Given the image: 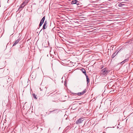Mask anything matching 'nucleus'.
Returning <instances> with one entry per match:
<instances>
[{"label": "nucleus", "instance_id": "obj_5", "mask_svg": "<svg viewBox=\"0 0 133 133\" xmlns=\"http://www.w3.org/2000/svg\"><path fill=\"white\" fill-rule=\"evenodd\" d=\"M47 24V23L46 21H45L43 26V29H46L47 28V26L46 25Z\"/></svg>", "mask_w": 133, "mask_h": 133}, {"label": "nucleus", "instance_id": "obj_3", "mask_svg": "<svg viewBox=\"0 0 133 133\" xmlns=\"http://www.w3.org/2000/svg\"><path fill=\"white\" fill-rule=\"evenodd\" d=\"M45 16H44L42 19L41 21L39 23V27L41 26H42V24L43 23L45 19Z\"/></svg>", "mask_w": 133, "mask_h": 133}, {"label": "nucleus", "instance_id": "obj_14", "mask_svg": "<svg viewBox=\"0 0 133 133\" xmlns=\"http://www.w3.org/2000/svg\"><path fill=\"white\" fill-rule=\"evenodd\" d=\"M73 95H78L79 96L81 95L80 92L78 93L77 94L76 93H73Z\"/></svg>", "mask_w": 133, "mask_h": 133}, {"label": "nucleus", "instance_id": "obj_2", "mask_svg": "<svg viewBox=\"0 0 133 133\" xmlns=\"http://www.w3.org/2000/svg\"><path fill=\"white\" fill-rule=\"evenodd\" d=\"M83 118H81L78 119L76 121V124H79L82 123L84 120L83 119Z\"/></svg>", "mask_w": 133, "mask_h": 133}, {"label": "nucleus", "instance_id": "obj_12", "mask_svg": "<svg viewBox=\"0 0 133 133\" xmlns=\"http://www.w3.org/2000/svg\"><path fill=\"white\" fill-rule=\"evenodd\" d=\"M29 1L30 0H25L24 1V3H26L27 4Z\"/></svg>", "mask_w": 133, "mask_h": 133}, {"label": "nucleus", "instance_id": "obj_7", "mask_svg": "<svg viewBox=\"0 0 133 133\" xmlns=\"http://www.w3.org/2000/svg\"><path fill=\"white\" fill-rule=\"evenodd\" d=\"M78 2V1L76 0H72L71 2V4H75L77 3V2Z\"/></svg>", "mask_w": 133, "mask_h": 133}, {"label": "nucleus", "instance_id": "obj_20", "mask_svg": "<svg viewBox=\"0 0 133 133\" xmlns=\"http://www.w3.org/2000/svg\"><path fill=\"white\" fill-rule=\"evenodd\" d=\"M57 92H53L52 93H53V94H55V93H56Z\"/></svg>", "mask_w": 133, "mask_h": 133}, {"label": "nucleus", "instance_id": "obj_19", "mask_svg": "<svg viewBox=\"0 0 133 133\" xmlns=\"http://www.w3.org/2000/svg\"><path fill=\"white\" fill-rule=\"evenodd\" d=\"M79 2L78 1V2H77V3H76V5H78L79 4Z\"/></svg>", "mask_w": 133, "mask_h": 133}, {"label": "nucleus", "instance_id": "obj_9", "mask_svg": "<svg viewBox=\"0 0 133 133\" xmlns=\"http://www.w3.org/2000/svg\"><path fill=\"white\" fill-rule=\"evenodd\" d=\"M121 50H119V51L117 52V54H115V53H116V52H115V53H114L111 56V58H113L116 55H117V54L120 51H121Z\"/></svg>", "mask_w": 133, "mask_h": 133}, {"label": "nucleus", "instance_id": "obj_17", "mask_svg": "<svg viewBox=\"0 0 133 133\" xmlns=\"http://www.w3.org/2000/svg\"><path fill=\"white\" fill-rule=\"evenodd\" d=\"M122 5H123L121 3H120L119 4L118 6L119 7H121Z\"/></svg>", "mask_w": 133, "mask_h": 133}, {"label": "nucleus", "instance_id": "obj_11", "mask_svg": "<svg viewBox=\"0 0 133 133\" xmlns=\"http://www.w3.org/2000/svg\"><path fill=\"white\" fill-rule=\"evenodd\" d=\"M86 92V89H84L83 91L82 92H80V94L81 95H82L84 94Z\"/></svg>", "mask_w": 133, "mask_h": 133}, {"label": "nucleus", "instance_id": "obj_8", "mask_svg": "<svg viewBox=\"0 0 133 133\" xmlns=\"http://www.w3.org/2000/svg\"><path fill=\"white\" fill-rule=\"evenodd\" d=\"M81 71L85 76L87 75L86 70L85 69H81Z\"/></svg>", "mask_w": 133, "mask_h": 133}, {"label": "nucleus", "instance_id": "obj_6", "mask_svg": "<svg viewBox=\"0 0 133 133\" xmlns=\"http://www.w3.org/2000/svg\"><path fill=\"white\" fill-rule=\"evenodd\" d=\"M26 5V4L24 2L20 6L19 8H23Z\"/></svg>", "mask_w": 133, "mask_h": 133}, {"label": "nucleus", "instance_id": "obj_13", "mask_svg": "<svg viewBox=\"0 0 133 133\" xmlns=\"http://www.w3.org/2000/svg\"><path fill=\"white\" fill-rule=\"evenodd\" d=\"M32 95H33V97L35 98V99H37V97H36V96L35 95V94H32Z\"/></svg>", "mask_w": 133, "mask_h": 133}, {"label": "nucleus", "instance_id": "obj_4", "mask_svg": "<svg viewBox=\"0 0 133 133\" xmlns=\"http://www.w3.org/2000/svg\"><path fill=\"white\" fill-rule=\"evenodd\" d=\"M21 39L19 38L17 39L15 42L14 43L13 45V46H15L21 40Z\"/></svg>", "mask_w": 133, "mask_h": 133}, {"label": "nucleus", "instance_id": "obj_18", "mask_svg": "<svg viewBox=\"0 0 133 133\" xmlns=\"http://www.w3.org/2000/svg\"><path fill=\"white\" fill-rule=\"evenodd\" d=\"M124 63V62L123 61L122 62H121L120 63V64L121 65L123 64Z\"/></svg>", "mask_w": 133, "mask_h": 133}, {"label": "nucleus", "instance_id": "obj_10", "mask_svg": "<svg viewBox=\"0 0 133 133\" xmlns=\"http://www.w3.org/2000/svg\"><path fill=\"white\" fill-rule=\"evenodd\" d=\"M85 76H86V79H87V84H88L89 82V79L88 78V77L87 75H86Z\"/></svg>", "mask_w": 133, "mask_h": 133}, {"label": "nucleus", "instance_id": "obj_1", "mask_svg": "<svg viewBox=\"0 0 133 133\" xmlns=\"http://www.w3.org/2000/svg\"><path fill=\"white\" fill-rule=\"evenodd\" d=\"M110 71L107 68H105L102 69L101 71V74L104 75H107Z\"/></svg>", "mask_w": 133, "mask_h": 133}, {"label": "nucleus", "instance_id": "obj_15", "mask_svg": "<svg viewBox=\"0 0 133 133\" xmlns=\"http://www.w3.org/2000/svg\"><path fill=\"white\" fill-rule=\"evenodd\" d=\"M128 60L129 59H127L124 60L123 61L124 63H125L126 62L128 61Z\"/></svg>", "mask_w": 133, "mask_h": 133}, {"label": "nucleus", "instance_id": "obj_16", "mask_svg": "<svg viewBox=\"0 0 133 133\" xmlns=\"http://www.w3.org/2000/svg\"><path fill=\"white\" fill-rule=\"evenodd\" d=\"M47 88H46V87H45V88L44 91H45L46 92H48V91H47Z\"/></svg>", "mask_w": 133, "mask_h": 133}]
</instances>
